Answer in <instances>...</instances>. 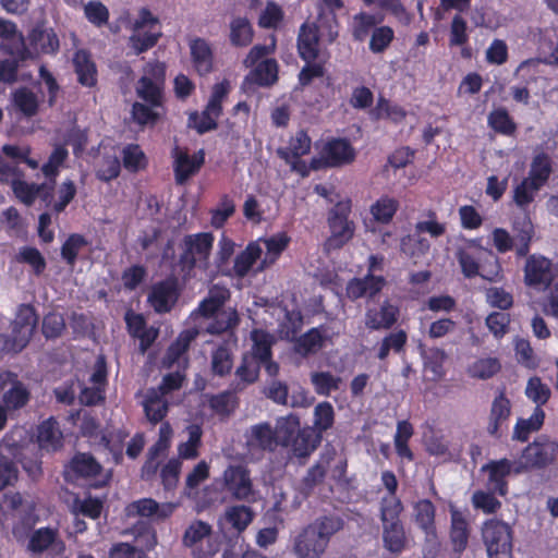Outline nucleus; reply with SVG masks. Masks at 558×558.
I'll use <instances>...</instances> for the list:
<instances>
[{"label":"nucleus","mask_w":558,"mask_h":558,"mask_svg":"<svg viewBox=\"0 0 558 558\" xmlns=\"http://www.w3.org/2000/svg\"><path fill=\"white\" fill-rule=\"evenodd\" d=\"M228 298L229 291L225 287L214 286L209 290L208 296L201 302L198 308L190 316L195 327L181 332L177 341L169 348L163 361L166 366L171 367L175 363L179 365L186 364V359L183 357V354L199 332L197 328L201 327V324L197 323L199 318L216 316V320L206 327L209 333L222 332L238 324V314L234 310L219 311Z\"/></svg>","instance_id":"1"},{"label":"nucleus","mask_w":558,"mask_h":558,"mask_svg":"<svg viewBox=\"0 0 558 558\" xmlns=\"http://www.w3.org/2000/svg\"><path fill=\"white\" fill-rule=\"evenodd\" d=\"M341 529V521L336 518L317 519L304 527L295 537L294 554L299 558H320L335 535Z\"/></svg>","instance_id":"2"},{"label":"nucleus","mask_w":558,"mask_h":558,"mask_svg":"<svg viewBox=\"0 0 558 558\" xmlns=\"http://www.w3.org/2000/svg\"><path fill=\"white\" fill-rule=\"evenodd\" d=\"M27 440V432L23 427H15L8 433L0 442V490L12 485L17 480L19 471L13 461H21L23 468L31 475L39 472L37 463L28 464L21 460V450Z\"/></svg>","instance_id":"3"},{"label":"nucleus","mask_w":558,"mask_h":558,"mask_svg":"<svg viewBox=\"0 0 558 558\" xmlns=\"http://www.w3.org/2000/svg\"><path fill=\"white\" fill-rule=\"evenodd\" d=\"M275 39L271 38L269 45H256L254 46L246 58L244 59V65L246 68H254L250 74L245 77L242 87L246 90L251 88L252 84L258 86H270L278 80V64L274 59H265L264 57L270 54L275 50Z\"/></svg>","instance_id":"4"},{"label":"nucleus","mask_w":558,"mask_h":558,"mask_svg":"<svg viewBox=\"0 0 558 558\" xmlns=\"http://www.w3.org/2000/svg\"><path fill=\"white\" fill-rule=\"evenodd\" d=\"M40 85L34 88L21 87L17 88L13 95L14 107L26 117L35 116L38 111L40 99L39 94L43 95V88L48 93V102L50 106L54 104L58 85L53 76L44 68L39 69Z\"/></svg>","instance_id":"5"},{"label":"nucleus","mask_w":558,"mask_h":558,"mask_svg":"<svg viewBox=\"0 0 558 558\" xmlns=\"http://www.w3.org/2000/svg\"><path fill=\"white\" fill-rule=\"evenodd\" d=\"M183 544L194 558H214L221 545L213 526L202 520H194L189 524L183 535Z\"/></svg>","instance_id":"6"},{"label":"nucleus","mask_w":558,"mask_h":558,"mask_svg":"<svg viewBox=\"0 0 558 558\" xmlns=\"http://www.w3.org/2000/svg\"><path fill=\"white\" fill-rule=\"evenodd\" d=\"M129 45L136 54L154 47L161 37L159 19L147 9H141L132 22Z\"/></svg>","instance_id":"7"},{"label":"nucleus","mask_w":558,"mask_h":558,"mask_svg":"<svg viewBox=\"0 0 558 558\" xmlns=\"http://www.w3.org/2000/svg\"><path fill=\"white\" fill-rule=\"evenodd\" d=\"M0 182L11 184L15 197L23 204L32 205L37 196L48 201L51 185L47 183L35 184L22 180V173L17 167L0 159Z\"/></svg>","instance_id":"8"},{"label":"nucleus","mask_w":558,"mask_h":558,"mask_svg":"<svg viewBox=\"0 0 558 558\" xmlns=\"http://www.w3.org/2000/svg\"><path fill=\"white\" fill-rule=\"evenodd\" d=\"M351 202L348 198L339 201L330 210L328 226L330 235L325 243L327 251L342 247L354 234V223L349 219Z\"/></svg>","instance_id":"9"},{"label":"nucleus","mask_w":558,"mask_h":558,"mask_svg":"<svg viewBox=\"0 0 558 558\" xmlns=\"http://www.w3.org/2000/svg\"><path fill=\"white\" fill-rule=\"evenodd\" d=\"M482 538L488 558H513L512 530L506 522L497 519L484 522Z\"/></svg>","instance_id":"10"},{"label":"nucleus","mask_w":558,"mask_h":558,"mask_svg":"<svg viewBox=\"0 0 558 558\" xmlns=\"http://www.w3.org/2000/svg\"><path fill=\"white\" fill-rule=\"evenodd\" d=\"M319 36L331 43L338 36L335 16L328 19L327 33L323 31V24H304L299 34V53L301 58L311 63L319 57Z\"/></svg>","instance_id":"11"},{"label":"nucleus","mask_w":558,"mask_h":558,"mask_svg":"<svg viewBox=\"0 0 558 558\" xmlns=\"http://www.w3.org/2000/svg\"><path fill=\"white\" fill-rule=\"evenodd\" d=\"M37 324V316L33 307L21 305L12 324V338L2 340L0 337V350L8 352L21 351L31 339Z\"/></svg>","instance_id":"12"},{"label":"nucleus","mask_w":558,"mask_h":558,"mask_svg":"<svg viewBox=\"0 0 558 558\" xmlns=\"http://www.w3.org/2000/svg\"><path fill=\"white\" fill-rule=\"evenodd\" d=\"M65 475L71 481L84 478L93 487L106 485L111 477L110 471L102 469L92 456L86 453L77 454L72 459Z\"/></svg>","instance_id":"13"},{"label":"nucleus","mask_w":558,"mask_h":558,"mask_svg":"<svg viewBox=\"0 0 558 558\" xmlns=\"http://www.w3.org/2000/svg\"><path fill=\"white\" fill-rule=\"evenodd\" d=\"M310 150L311 138L305 132L299 131L290 138L288 146L279 148L277 154L290 166L292 171L306 177L312 168H317L316 160H313L312 166L301 160V157L308 154Z\"/></svg>","instance_id":"14"},{"label":"nucleus","mask_w":558,"mask_h":558,"mask_svg":"<svg viewBox=\"0 0 558 558\" xmlns=\"http://www.w3.org/2000/svg\"><path fill=\"white\" fill-rule=\"evenodd\" d=\"M214 235L209 232L185 236L181 260L185 266L206 269L211 253Z\"/></svg>","instance_id":"15"},{"label":"nucleus","mask_w":558,"mask_h":558,"mask_svg":"<svg viewBox=\"0 0 558 558\" xmlns=\"http://www.w3.org/2000/svg\"><path fill=\"white\" fill-rule=\"evenodd\" d=\"M163 82L165 65L160 62L149 63L137 82L136 94L150 105L157 106L160 101Z\"/></svg>","instance_id":"16"},{"label":"nucleus","mask_w":558,"mask_h":558,"mask_svg":"<svg viewBox=\"0 0 558 558\" xmlns=\"http://www.w3.org/2000/svg\"><path fill=\"white\" fill-rule=\"evenodd\" d=\"M480 250L481 246L475 240L468 241L463 247H460L458 250L457 257L461 266L462 272L468 278H472L480 275L487 280H495L499 275V265L497 263V259L493 257L494 265L492 266V268L489 270H486L483 267L481 271L477 262V253L480 252Z\"/></svg>","instance_id":"17"},{"label":"nucleus","mask_w":558,"mask_h":558,"mask_svg":"<svg viewBox=\"0 0 558 558\" xmlns=\"http://www.w3.org/2000/svg\"><path fill=\"white\" fill-rule=\"evenodd\" d=\"M558 452V442L547 438H539L530 444L523 451L515 472L524 469L543 466L554 461Z\"/></svg>","instance_id":"18"},{"label":"nucleus","mask_w":558,"mask_h":558,"mask_svg":"<svg viewBox=\"0 0 558 558\" xmlns=\"http://www.w3.org/2000/svg\"><path fill=\"white\" fill-rule=\"evenodd\" d=\"M554 278V267L549 259L537 255L527 258L524 268V280L527 286L543 290L553 282Z\"/></svg>","instance_id":"19"},{"label":"nucleus","mask_w":558,"mask_h":558,"mask_svg":"<svg viewBox=\"0 0 558 558\" xmlns=\"http://www.w3.org/2000/svg\"><path fill=\"white\" fill-rule=\"evenodd\" d=\"M4 389L8 390L3 395V403L9 411L21 409L27 403L29 399L28 390L10 372L0 374V390Z\"/></svg>","instance_id":"20"},{"label":"nucleus","mask_w":558,"mask_h":558,"mask_svg":"<svg viewBox=\"0 0 558 558\" xmlns=\"http://www.w3.org/2000/svg\"><path fill=\"white\" fill-rule=\"evenodd\" d=\"M175 508L177 505L173 502L158 504L151 498H143L128 505L125 512L128 517L140 515L153 520H163L170 517Z\"/></svg>","instance_id":"21"},{"label":"nucleus","mask_w":558,"mask_h":558,"mask_svg":"<svg viewBox=\"0 0 558 558\" xmlns=\"http://www.w3.org/2000/svg\"><path fill=\"white\" fill-rule=\"evenodd\" d=\"M227 489L239 500L254 499L252 482L247 471L242 466H229L223 473Z\"/></svg>","instance_id":"22"},{"label":"nucleus","mask_w":558,"mask_h":558,"mask_svg":"<svg viewBox=\"0 0 558 558\" xmlns=\"http://www.w3.org/2000/svg\"><path fill=\"white\" fill-rule=\"evenodd\" d=\"M254 242L260 243L262 260L257 266V270L263 271L275 264L281 253L288 247L290 236L284 232H279L268 238H260Z\"/></svg>","instance_id":"23"},{"label":"nucleus","mask_w":558,"mask_h":558,"mask_svg":"<svg viewBox=\"0 0 558 558\" xmlns=\"http://www.w3.org/2000/svg\"><path fill=\"white\" fill-rule=\"evenodd\" d=\"M0 37L3 39L2 48L19 60H27L32 52L27 50L24 37L17 32L14 23L0 19Z\"/></svg>","instance_id":"24"},{"label":"nucleus","mask_w":558,"mask_h":558,"mask_svg":"<svg viewBox=\"0 0 558 558\" xmlns=\"http://www.w3.org/2000/svg\"><path fill=\"white\" fill-rule=\"evenodd\" d=\"M173 157L175 180L178 183H183L190 177L194 175L201 169L205 159L203 150H198L191 155L179 147L174 149Z\"/></svg>","instance_id":"25"},{"label":"nucleus","mask_w":558,"mask_h":558,"mask_svg":"<svg viewBox=\"0 0 558 558\" xmlns=\"http://www.w3.org/2000/svg\"><path fill=\"white\" fill-rule=\"evenodd\" d=\"M89 381L92 386L81 390L80 400L85 404H95L104 399V387L107 381L104 357L99 356L97 359Z\"/></svg>","instance_id":"26"},{"label":"nucleus","mask_w":558,"mask_h":558,"mask_svg":"<svg viewBox=\"0 0 558 558\" xmlns=\"http://www.w3.org/2000/svg\"><path fill=\"white\" fill-rule=\"evenodd\" d=\"M399 307L390 301H384L379 307L368 308L365 315V325L373 330L388 329L398 319Z\"/></svg>","instance_id":"27"},{"label":"nucleus","mask_w":558,"mask_h":558,"mask_svg":"<svg viewBox=\"0 0 558 558\" xmlns=\"http://www.w3.org/2000/svg\"><path fill=\"white\" fill-rule=\"evenodd\" d=\"M26 48L32 52L27 59H32L38 53H54L59 49V40L51 28L37 26L29 34Z\"/></svg>","instance_id":"28"},{"label":"nucleus","mask_w":558,"mask_h":558,"mask_svg":"<svg viewBox=\"0 0 558 558\" xmlns=\"http://www.w3.org/2000/svg\"><path fill=\"white\" fill-rule=\"evenodd\" d=\"M322 156L327 165L341 166L352 162L355 151L348 141L331 140L324 145Z\"/></svg>","instance_id":"29"},{"label":"nucleus","mask_w":558,"mask_h":558,"mask_svg":"<svg viewBox=\"0 0 558 558\" xmlns=\"http://www.w3.org/2000/svg\"><path fill=\"white\" fill-rule=\"evenodd\" d=\"M512 463L507 459L492 461L482 466L483 472L488 473V487L500 496L507 494L506 476L510 474Z\"/></svg>","instance_id":"30"},{"label":"nucleus","mask_w":558,"mask_h":558,"mask_svg":"<svg viewBox=\"0 0 558 558\" xmlns=\"http://www.w3.org/2000/svg\"><path fill=\"white\" fill-rule=\"evenodd\" d=\"M191 59L195 70L199 74H206L213 68V49L210 44L201 37L189 39Z\"/></svg>","instance_id":"31"},{"label":"nucleus","mask_w":558,"mask_h":558,"mask_svg":"<svg viewBox=\"0 0 558 558\" xmlns=\"http://www.w3.org/2000/svg\"><path fill=\"white\" fill-rule=\"evenodd\" d=\"M385 286L381 276L367 275L363 279H352L347 287L348 296L355 300L363 296H374Z\"/></svg>","instance_id":"32"},{"label":"nucleus","mask_w":558,"mask_h":558,"mask_svg":"<svg viewBox=\"0 0 558 558\" xmlns=\"http://www.w3.org/2000/svg\"><path fill=\"white\" fill-rule=\"evenodd\" d=\"M178 296L175 283L171 280L156 284L151 293L149 294L148 301L156 312L162 313L168 312Z\"/></svg>","instance_id":"33"},{"label":"nucleus","mask_w":558,"mask_h":558,"mask_svg":"<svg viewBox=\"0 0 558 558\" xmlns=\"http://www.w3.org/2000/svg\"><path fill=\"white\" fill-rule=\"evenodd\" d=\"M331 336L325 327L312 328L296 340L295 351L302 355L314 353L325 345Z\"/></svg>","instance_id":"34"},{"label":"nucleus","mask_w":558,"mask_h":558,"mask_svg":"<svg viewBox=\"0 0 558 558\" xmlns=\"http://www.w3.org/2000/svg\"><path fill=\"white\" fill-rule=\"evenodd\" d=\"M247 446L252 449L274 450L278 444L271 426L267 423L253 426L247 435Z\"/></svg>","instance_id":"35"},{"label":"nucleus","mask_w":558,"mask_h":558,"mask_svg":"<svg viewBox=\"0 0 558 558\" xmlns=\"http://www.w3.org/2000/svg\"><path fill=\"white\" fill-rule=\"evenodd\" d=\"M62 434L57 422L49 418L38 426L37 442L40 449L54 451L61 447Z\"/></svg>","instance_id":"36"},{"label":"nucleus","mask_w":558,"mask_h":558,"mask_svg":"<svg viewBox=\"0 0 558 558\" xmlns=\"http://www.w3.org/2000/svg\"><path fill=\"white\" fill-rule=\"evenodd\" d=\"M172 428L169 423H162L159 428V438L157 442L149 450V458L145 465L143 466L144 475H151L156 472L158 463L155 461V458L165 452L170 446V441L172 438Z\"/></svg>","instance_id":"37"},{"label":"nucleus","mask_w":558,"mask_h":558,"mask_svg":"<svg viewBox=\"0 0 558 558\" xmlns=\"http://www.w3.org/2000/svg\"><path fill=\"white\" fill-rule=\"evenodd\" d=\"M542 187V185L525 177L513 186L512 199L519 208L525 210L534 202Z\"/></svg>","instance_id":"38"},{"label":"nucleus","mask_w":558,"mask_h":558,"mask_svg":"<svg viewBox=\"0 0 558 558\" xmlns=\"http://www.w3.org/2000/svg\"><path fill=\"white\" fill-rule=\"evenodd\" d=\"M318 437H314L310 428L301 429L288 445L291 453L298 459H306L318 444Z\"/></svg>","instance_id":"39"},{"label":"nucleus","mask_w":558,"mask_h":558,"mask_svg":"<svg viewBox=\"0 0 558 558\" xmlns=\"http://www.w3.org/2000/svg\"><path fill=\"white\" fill-rule=\"evenodd\" d=\"M383 541L387 550L393 554H400L407 543V537L402 523L383 524Z\"/></svg>","instance_id":"40"},{"label":"nucleus","mask_w":558,"mask_h":558,"mask_svg":"<svg viewBox=\"0 0 558 558\" xmlns=\"http://www.w3.org/2000/svg\"><path fill=\"white\" fill-rule=\"evenodd\" d=\"M143 407L147 418L157 423L160 422L167 414L168 404L163 396L156 389H150L146 392L143 400Z\"/></svg>","instance_id":"41"},{"label":"nucleus","mask_w":558,"mask_h":558,"mask_svg":"<svg viewBox=\"0 0 558 558\" xmlns=\"http://www.w3.org/2000/svg\"><path fill=\"white\" fill-rule=\"evenodd\" d=\"M259 245L260 243L252 242L236 256L233 271L238 277L246 276L257 262L260 263L262 251Z\"/></svg>","instance_id":"42"},{"label":"nucleus","mask_w":558,"mask_h":558,"mask_svg":"<svg viewBox=\"0 0 558 558\" xmlns=\"http://www.w3.org/2000/svg\"><path fill=\"white\" fill-rule=\"evenodd\" d=\"M551 158L544 151L535 153L530 165L527 178L544 186L551 173Z\"/></svg>","instance_id":"43"},{"label":"nucleus","mask_w":558,"mask_h":558,"mask_svg":"<svg viewBox=\"0 0 558 558\" xmlns=\"http://www.w3.org/2000/svg\"><path fill=\"white\" fill-rule=\"evenodd\" d=\"M73 63L78 82L85 86H93L96 83V68L89 54L84 50H78L74 54Z\"/></svg>","instance_id":"44"},{"label":"nucleus","mask_w":558,"mask_h":558,"mask_svg":"<svg viewBox=\"0 0 558 558\" xmlns=\"http://www.w3.org/2000/svg\"><path fill=\"white\" fill-rule=\"evenodd\" d=\"M300 430V420L296 415L290 414L279 417L274 429L278 446L281 445L288 447L290 441Z\"/></svg>","instance_id":"45"},{"label":"nucleus","mask_w":558,"mask_h":558,"mask_svg":"<svg viewBox=\"0 0 558 558\" xmlns=\"http://www.w3.org/2000/svg\"><path fill=\"white\" fill-rule=\"evenodd\" d=\"M544 418L545 413L542 408L535 407L529 418H521L517 422L513 429V438L520 441L527 440L532 432H536L542 427Z\"/></svg>","instance_id":"46"},{"label":"nucleus","mask_w":558,"mask_h":558,"mask_svg":"<svg viewBox=\"0 0 558 558\" xmlns=\"http://www.w3.org/2000/svg\"><path fill=\"white\" fill-rule=\"evenodd\" d=\"M400 250L407 257L416 263L428 252L429 242L415 231L414 234H409L401 239Z\"/></svg>","instance_id":"47"},{"label":"nucleus","mask_w":558,"mask_h":558,"mask_svg":"<svg viewBox=\"0 0 558 558\" xmlns=\"http://www.w3.org/2000/svg\"><path fill=\"white\" fill-rule=\"evenodd\" d=\"M451 513V541L457 550H463L468 544L469 531L468 522L463 514L450 506Z\"/></svg>","instance_id":"48"},{"label":"nucleus","mask_w":558,"mask_h":558,"mask_svg":"<svg viewBox=\"0 0 558 558\" xmlns=\"http://www.w3.org/2000/svg\"><path fill=\"white\" fill-rule=\"evenodd\" d=\"M187 440L178 446L180 459L192 460L198 457L203 430L198 424H192L186 427Z\"/></svg>","instance_id":"49"},{"label":"nucleus","mask_w":558,"mask_h":558,"mask_svg":"<svg viewBox=\"0 0 558 558\" xmlns=\"http://www.w3.org/2000/svg\"><path fill=\"white\" fill-rule=\"evenodd\" d=\"M399 203L389 196H381L371 206V214L375 221L379 223H389L397 213Z\"/></svg>","instance_id":"50"},{"label":"nucleus","mask_w":558,"mask_h":558,"mask_svg":"<svg viewBox=\"0 0 558 558\" xmlns=\"http://www.w3.org/2000/svg\"><path fill=\"white\" fill-rule=\"evenodd\" d=\"M524 392L526 398L538 408L546 404L551 396L550 388L538 376L529 378Z\"/></svg>","instance_id":"51"},{"label":"nucleus","mask_w":558,"mask_h":558,"mask_svg":"<svg viewBox=\"0 0 558 558\" xmlns=\"http://www.w3.org/2000/svg\"><path fill=\"white\" fill-rule=\"evenodd\" d=\"M252 355L257 361H267L270 357V349L274 338L262 329H254L251 332Z\"/></svg>","instance_id":"52"},{"label":"nucleus","mask_w":558,"mask_h":558,"mask_svg":"<svg viewBox=\"0 0 558 558\" xmlns=\"http://www.w3.org/2000/svg\"><path fill=\"white\" fill-rule=\"evenodd\" d=\"M416 523L423 529L427 536H434L435 508L429 500H420L414 506Z\"/></svg>","instance_id":"53"},{"label":"nucleus","mask_w":558,"mask_h":558,"mask_svg":"<svg viewBox=\"0 0 558 558\" xmlns=\"http://www.w3.org/2000/svg\"><path fill=\"white\" fill-rule=\"evenodd\" d=\"M311 383L320 396H329L332 391L339 389L341 378L329 372H314L311 374Z\"/></svg>","instance_id":"54"},{"label":"nucleus","mask_w":558,"mask_h":558,"mask_svg":"<svg viewBox=\"0 0 558 558\" xmlns=\"http://www.w3.org/2000/svg\"><path fill=\"white\" fill-rule=\"evenodd\" d=\"M253 39V29L244 17H235L230 23V40L235 46H247Z\"/></svg>","instance_id":"55"},{"label":"nucleus","mask_w":558,"mask_h":558,"mask_svg":"<svg viewBox=\"0 0 558 558\" xmlns=\"http://www.w3.org/2000/svg\"><path fill=\"white\" fill-rule=\"evenodd\" d=\"M514 352L517 361L526 368L535 369L539 365V359L534 353V350L529 340L517 337L513 340Z\"/></svg>","instance_id":"56"},{"label":"nucleus","mask_w":558,"mask_h":558,"mask_svg":"<svg viewBox=\"0 0 558 558\" xmlns=\"http://www.w3.org/2000/svg\"><path fill=\"white\" fill-rule=\"evenodd\" d=\"M373 116L376 119H387L393 123H399L405 118L407 112L398 104L380 98L373 110Z\"/></svg>","instance_id":"57"},{"label":"nucleus","mask_w":558,"mask_h":558,"mask_svg":"<svg viewBox=\"0 0 558 558\" xmlns=\"http://www.w3.org/2000/svg\"><path fill=\"white\" fill-rule=\"evenodd\" d=\"M253 513L245 506H233L226 510L223 520L238 532H242L251 523Z\"/></svg>","instance_id":"58"},{"label":"nucleus","mask_w":558,"mask_h":558,"mask_svg":"<svg viewBox=\"0 0 558 558\" xmlns=\"http://www.w3.org/2000/svg\"><path fill=\"white\" fill-rule=\"evenodd\" d=\"M500 369V363L495 357H484L475 361L469 366L468 373L473 378L487 379L493 377Z\"/></svg>","instance_id":"59"},{"label":"nucleus","mask_w":558,"mask_h":558,"mask_svg":"<svg viewBox=\"0 0 558 558\" xmlns=\"http://www.w3.org/2000/svg\"><path fill=\"white\" fill-rule=\"evenodd\" d=\"M102 504V500L99 498H76L72 505V512L75 517H77L78 514H83L90 519H97L101 514Z\"/></svg>","instance_id":"60"},{"label":"nucleus","mask_w":558,"mask_h":558,"mask_svg":"<svg viewBox=\"0 0 558 558\" xmlns=\"http://www.w3.org/2000/svg\"><path fill=\"white\" fill-rule=\"evenodd\" d=\"M381 22V17L368 13H360L353 17L352 21V34L356 40H364L371 28Z\"/></svg>","instance_id":"61"},{"label":"nucleus","mask_w":558,"mask_h":558,"mask_svg":"<svg viewBox=\"0 0 558 558\" xmlns=\"http://www.w3.org/2000/svg\"><path fill=\"white\" fill-rule=\"evenodd\" d=\"M488 125L498 133L510 135L515 130V124L508 111L504 108L493 110L488 116Z\"/></svg>","instance_id":"62"},{"label":"nucleus","mask_w":558,"mask_h":558,"mask_svg":"<svg viewBox=\"0 0 558 558\" xmlns=\"http://www.w3.org/2000/svg\"><path fill=\"white\" fill-rule=\"evenodd\" d=\"M402 504L396 495L388 494L383 498L380 508V519L383 524L395 522L401 523L399 517L402 512Z\"/></svg>","instance_id":"63"},{"label":"nucleus","mask_w":558,"mask_h":558,"mask_svg":"<svg viewBox=\"0 0 558 558\" xmlns=\"http://www.w3.org/2000/svg\"><path fill=\"white\" fill-rule=\"evenodd\" d=\"M234 202L227 195L222 196L218 205L210 211V223L214 228H221L225 222L234 214Z\"/></svg>","instance_id":"64"}]
</instances>
